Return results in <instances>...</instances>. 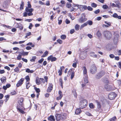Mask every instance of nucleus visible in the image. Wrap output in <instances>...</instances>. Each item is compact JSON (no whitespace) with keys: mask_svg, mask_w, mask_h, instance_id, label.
Segmentation results:
<instances>
[{"mask_svg":"<svg viewBox=\"0 0 121 121\" xmlns=\"http://www.w3.org/2000/svg\"><path fill=\"white\" fill-rule=\"evenodd\" d=\"M48 120L50 121H55V119L53 115H50L48 118Z\"/></svg>","mask_w":121,"mask_h":121,"instance_id":"nucleus-19","label":"nucleus"},{"mask_svg":"<svg viewBox=\"0 0 121 121\" xmlns=\"http://www.w3.org/2000/svg\"><path fill=\"white\" fill-rule=\"evenodd\" d=\"M48 60H51V62H53L56 61V58L54 57H53L52 55H51L49 56L47 58Z\"/></svg>","mask_w":121,"mask_h":121,"instance_id":"nucleus-11","label":"nucleus"},{"mask_svg":"<svg viewBox=\"0 0 121 121\" xmlns=\"http://www.w3.org/2000/svg\"><path fill=\"white\" fill-rule=\"evenodd\" d=\"M4 97L5 98H6V99L5 102H6L9 100V95H5V96Z\"/></svg>","mask_w":121,"mask_h":121,"instance_id":"nucleus-45","label":"nucleus"},{"mask_svg":"<svg viewBox=\"0 0 121 121\" xmlns=\"http://www.w3.org/2000/svg\"><path fill=\"white\" fill-rule=\"evenodd\" d=\"M48 54V52L47 51H46L41 56V57H44L46 56Z\"/></svg>","mask_w":121,"mask_h":121,"instance_id":"nucleus-30","label":"nucleus"},{"mask_svg":"<svg viewBox=\"0 0 121 121\" xmlns=\"http://www.w3.org/2000/svg\"><path fill=\"white\" fill-rule=\"evenodd\" d=\"M33 25L31 23H30V25L29 26V29H31L32 27H33Z\"/></svg>","mask_w":121,"mask_h":121,"instance_id":"nucleus-62","label":"nucleus"},{"mask_svg":"<svg viewBox=\"0 0 121 121\" xmlns=\"http://www.w3.org/2000/svg\"><path fill=\"white\" fill-rule=\"evenodd\" d=\"M84 76H86L87 75V71L86 69L85 66H83L82 68Z\"/></svg>","mask_w":121,"mask_h":121,"instance_id":"nucleus-17","label":"nucleus"},{"mask_svg":"<svg viewBox=\"0 0 121 121\" xmlns=\"http://www.w3.org/2000/svg\"><path fill=\"white\" fill-rule=\"evenodd\" d=\"M0 80L2 83H4L6 82V78L5 77H3L1 78Z\"/></svg>","mask_w":121,"mask_h":121,"instance_id":"nucleus-27","label":"nucleus"},{"mask_svg":"<svg viewBox=\"0 0 121 121\" xmlns=\"http://www.w3.org/2000/svg\"><path fill=\"white\" fill-rule=\"evenodd\" d=\"M81 112V111L80 108H77L76 109L75 112L76 114H79Z\"/></svg>","mask_w":121,"mask_h":121,"instance_id":"nucleus-25","label":"nucleus"},{"mask_svg":"<svg viewBox=\"0 0 121 121\" xmlns=\"http://www.w3.org/2000/svg\"><path fill=\"white\" fill-rule=\"evenodd\" d=\"M91 6L94 8H95L97 6V4L94 3H92L91 4Z\"/></svg>","mask_w":121,"mask_h":121,"instance_id":"nucleus-35","label":"nucleus"},{"mask_svg":"<svg viewBox=\"0 0 121 121\" xmlns=\"http://www.w3.org/2000/svg\"><path fill=\"white\" fill-rule=\"evenodd\" d=\"M105 89L108 91L113 90L114 89L111 86L108 84L104 86Z\"/></svg>","mask_w":121,"mask_h":121,"instance_id":"nucleus-7","label":"nucleus"},{"mask_svg":"<svg viewBox=\"0 0 121 121\" xmlns=\"http://www.w3.org/2000/svg\"><path fill=\"white\" fill-rule=\"evenodd\" d=\"M18 52L22 56H25L28 55V52H24L23 50H22L21 52Z\"/></svg>","mask_w":121,"mask_h":121,"instance_id":"nucleus-16","label":"nucleus"},{"mask_svg":"<svg viewBox=\"0 0 121 121\" xmlns=\"http://www.w3.org/2000/svg\"><path fill=\"white\" fill-rule=\"evenodd\" d=\"M102 8L104 9H107L108 8V6L107 5H104L103 6Z\"/></svg>","mask_w":121,"mask_h":121,"instance_id":"nucleus-54","label":"nucleus"},{"mask_svg":"<svg viewBox=\"0 0 121 121\" xmlns=\"http://www.w3.org/2000/svg\"><path fill=\"white\" fill-rule=\"evenodd\" d=\"M117 95L115 92H112L109 94L108 96V98L110 100H113L116 97Z\"/></svg>","mask_w":121,"mask_h":121,"instance_id":"nucleus-4","label":"nucleus"},{"mask_svg":"<svg viewBox=\"0 0 121 121\" xmlns=\"http://www.w3.org/2000/svg\"><path fill=\"white\" fill-rule=\"evenodd\" d=\"M15 26L16 28H19L21 30H22L23 29V27L22 25L20 23H16L15 24Z\"/></svg>","mask_w":121,"mask_h":121,"instance_id":"nucleus-10","label":"nucleus"},{"mask_svg":"<svg viewBox=\"0 0 121 121\" xmlns=\"http://www.w3.org/2000/svg\"><path fill=\"white\" fill-rule=\"evenodd\" d=\"M118 15L116 13H114L112 15V16L115 18H117Z\"/></svg>","mask_w":121,"mask_h":121,"instance_id":"nucleus-52","label":"nucleus"},{"mask_svg":"<svg viewBox=\"0 0 121 121\" xmlns=\"http://www.w3.org/2000/svg\"><path fill=\"white\" fill-rule=\"evenodd\" d=\"M17 110H18L22 114H24V112L21 108L20 106L18 105L17 107Z\"/></svg>","mask_w":121,"mask_h":121,"instance_id":"nucleus-23","label":"nucleus"},{"mask_svg":"<svg viewBox=\"0 0 121 121\" xmlns=\"http://www.w3.org/2000/svg\"><path fill=\"white\" fill-rule=\"evenodd\" d=\"M63 96H61V95H60L58 97H57L56 98V99L57 100H59L61 99Z\"/></svg>","mask_w":121,"mask_h":121,"instance_id":"nucleus-59","label":"nucleus"},{"mask_svg":"<svg viewBox=\"0 0 121 121\" xmlns=\"http://www.w3.org/2000/svg\"><path fill=\"white\" fill-rule=\"evenodd\" d=\"M24 79L23 78H22L20 79L17 82L16 84V86L17 87H19L21 86L24 80Z\"/></svg>","mask_w":121,"mask_h":121,"instance_id":"nucleus-9","label":"nucleus"},{"mask_svg":"<svg viewBox=\"0 0 121 121\" xmlns=\"http://www.w3.org/2000/svg\"><path fill=\"white\" fill-rule=\"evenodd\" d=\"M99 74L102 77L105 74V72L104 71H101L99 73Z\"/></svg>","mask_w":121,"mask_h":121,"instance_id":"nucleus-40","label":"nucleus"},{"mask_svg":"<svg viewBox=\"0 0 121 121\" xmlns=\"http://www.w3.org/2000/svg\"><path fill=\"white\" fill-rule=\"evenodd\" d=\"M25 10L27 12H29L28 13V15L29 16H32L33 15V13H32V12L34 11V9L32 8H31L30 9H28L27 8H26Z\"/></svg>","mask_w":121,"mask_h":121,"instance_id":"nucleus-6","label":"nucleus"},{"mask_svg":"<svg viewBox=\"0 0 121 121\" xmlns=\"http://www.w3.org/2000/svg\"><path fill=\"white\" fill-rule=\"evenodd\" d=\"M116 119V118L115 116L114 117L111 118L110 120V121H115Z\"/></svg>","mask_w":121,"mask_h":121,"instance_id":"nucleus-44","label":"nucleus"},{"mask_svg":"<svg viewBox=\"0 0 121 121\" xmlns=\"http://www.w3.org/2000/svg\"><path fill=\"white\" fill-rule=\"evenodd\" d=\"M44 59L43 58H41L40 60L38 61V62L39 63H41L44 60Z\"/></svg>","mask_w":121,"mask_h":121,"instance_id":"nucleus-56","label":"nucleus"},{"mask_svg":"<svg viewBox=\"0 0 121 121\" xmlns=\"http://www.w3.org/2000/svg\"><path fill=\"white\" fill-rule=\"evenodd\" d=\"M90 55V56L94 58H96L97 57V55L95 54L94 52H91Z\"/></svg>","mask_w":121,"mask_h":121,"instance_id":"nucleus-26","label":"nucleus"},{"mask_svg":"<svg viewBox=\"0 0 121 121\" xmlns=\"http://www.w3.org/2000/svg\"><path fill=\"white\" fill-rule=\"evenodd\" d=\"M96 102L97 103L98 108L96 110L99 112H101L102 111V110L101 108V106L100 103L97 100H96Z\"/></svg>","mask_w":121,"mask_h":121,"instance_id":"nucleus-8","label":"nucleus"},{"mask_svg":"<svg viewBox=\"0 0 121 121\" xmlns=\"http://www.w3.org/2000/svg\"><path fill=\"white\" fill-rule=\"evenodd\" d=\"M79 27L80 26L78 24H77L76 25L75 27V30H78L79 29Z\"/></svg>","mask_w":121,"mask_h":121,"instance_id":"nucleus-36","label":"nucleus"},{"mask_svg":"<svg viewBox=\"0 0 121 121\" xmlns=\"http://www.w3.org/2000/svg\"><path fill=\"white\" fill-rule=\"evenodd\" d=\"M36 83L37 85H39L40 84V81L39 78L37 77L36 78Z\"/></svg>","mask_w":121,"mask_h":121,"instance_id":"nucleus-31","label":"nucleus"},{"mask_svg":"<svg viewBox=\"0 0 121 121\" xmlns=\"http://www.w3.org/2000/svg\"><path fill=\"white\" fill-rule=\"evenodd\" d=\"M101 77V76L100 75L99 73L97 74L95 76V78L97 79H99Z\"/></svg>","mask_w":121,"mask_h":121,"instance_id":"nucleus-39","label":"nucleus"},{"mask_svg":"<svg viewBox=\"0 0 121 121\" xmlns=\"http://www.w3.org/2000/svg\"><path fill=\"white\" fill-rule=\"evenodd\" d=\"M89 106L90 108H91L93 109L94 108L95 106L92 103H91L89 104Z\"/></svg>","mask_w":121,"mask_h":121,"instance_id":"nucleus-37","label":"nucleus"},{"mask_svg":"<svg viewBox=\"0 0 121 121\" xmlns=\"http://www.w3.org/2000/svg\"><path fill=\"white\" fill-rule=\"evenodd\" d=\"M26 72L28 73H32L34 72V71L33 70H30L29 69H27L26 70Z\"/></svg>","mask_w":121,"mask_h":121,"instance_id":"nucleus-32","label":"nucleus"},{"mask_svg":"<svg viewBox=\"0 0 121 121\" xmlns=\"http://www.w3.org/2000/svg\"><path fill=\"white\" fill-rule=\"evenodd\" d=\"M23 99H19L18 101V103L19 104V106L20 105L22 107H23Z\"/></svg>","mask_w":121,"mask_h":121,"instance_id":"nucleus-20","label":"nucleus"},{"mask_svg":"<svg viewBox=\"0 0 121 121\" xmlns=\"http://www.w3.org/2000/svg\"><path fill=\"white\" fill-rule=\"evenodd\" d=\"M10 2L9 0L5 1L4 2L3 5V7L4 9H6L7 8Z\"/></svg>","mask_w":121,"mask_h":121,"instance_id":"nucleus-13","label":"nucleus"},{"mask_svg":"<svg viewBox=\"0 0 121 121\" xmlns=\"http://www.w3.org/2000/svg\"><path fill=\"white\" fill-rule=\"evenodd\" d=\"M27 12H25L23 13V16L24 17H26L27 16L28 13H27Z\"/></svg>","mask_w":121,"mask_h":121,"instance_id":"nucleus-58","label":"nucleus"},{"mask_svg":"<svg viewBox=\"0 0 121 121\" xmlns=\"http://www.w3.org/2000/svg\"><path fill=\"white\" fill-rule=\"evenodd\" d=\"M66 37V36L65 35H61V36L60 38H61L63 39H65Z\"/></svg>","mask_w":121,"mask_h":121,"instance_id":"nucleus-49","label":"nucleus"},{"mask_svg":"<svg viewBox=\"0 0 121 121\" xmlns=\"http://www.w3.org/2000/svg\"><path fill=\"white\" fill-rule=\"evenodd\" d=\"M87 7V9L89 11H91L93 9L92 8L89 6H88Z\"/></svg>","mask_w":121,"mask_h":121,"instance_id":"nucleus-47","label":"nucleus"},{"mask_svg":"<svg viewBox=\"0 0 121 121\" xmlns=\"http://www.w3.org/2000/svg\"><path fill=\"white\" fill-rule=\"evenodd\" d=\"M14 71L15 72L17 73H18L19 71V69L18 67H17L14 69Z\"/></svg>","mask_w":121,"mask_h":121,"instance_id":"nucleus-46","label":"nucleus"},{"mask_svg":"<svg viewBox=\"0 0 121 121\" xmlns=\"http://www.w3.org/2000/svg\"><path fill=\"white\" fill-rule=\"evenodd\" d=\"M87 103V101L86 99H84L81 101L80 103V108L81 109H83L86 107Z\"/></svg>","mask_w":121,"mask_h":121,"instance_id":"nucleus-2","label":"nucleus"},{"mask_svg":"<svg viewBox=\"0 0 121 121\" xmlns=\"http://www.w3.org/2000/svg\"><path fill=\"white\" fill-rule=\"evenodd\" d=\"M73 93L75 97H76L77 96V94L75 91H73Z\"/></svg>","mask_w":121,"mask_h":121,"instance_id":"nucleus-61","label":"nucleus"},{"mask_svg":"<svg viewBox=\"0 0 121 121\" xmlns=\"http://www.w3.org/2000/svg\"><path fill=\"white\" fill-rule=\"evenodd\" d=\"M71 4L69 3H67L66 4V7L68 8H69L71 6Z\"/></svg>","mask_w":121,"mask_h":121,"instance_id":"nucleus-48","label":"nucleus"},{"mask_svg":"<svg viewBox=\"0 0 121 121\" xmlns=\"http://www.w3.org/2000/svg\"><path fill=\"white\" fill-rule=\"evenodd\" d=\"M36 57L35 56H34L32 57V58L30 60V61L31 62L35 61L36 59Z\"/></svg>","mask_w":121,"mask_h":121,"instance_id":"nucleus-38","label":"nucleus"},{"mask_svg":"<svg viewBox=\"0 0 121 121\" xmlns=\"http://www.w3.org/2000/svg\"><path fill=\"white\" fill-rule=\"evenodd\" d=\"M86 22V23L87 25L88 24L89 25H92L93 23L92 21L91 20H88Z\"/></svg>","mask_w":121,"mask_h":121,"instance_id":"nucleus-28","label":"nucleus"},{"mask_svg":"<svg viewBox=\"0 0 121 121\" xmlns=\"http://www.w3.org/2000/svg\"><path fill=\"white\" fill-rule=\"evenodd\" d=\"M55 116L57 121H59L60 120H61V114H56L55 115Z\"/></svg>","mask_w":121,"mask_h":121,"instance_id":"nucleus-14","label":"nucleus"},{"mask_svg":"<svg viewBox=\"0 0 121 121\" xmlns=\"http://www.w3.org/2000/svg\"><path fill=\"white\" fill-rule=\"evenodd\" d=\"M66 115L65 113H62L61 114V120H64L66 118Z\"/></svg>","mask_w":121,"mask_h":121,"instance_id":"nucleus-21","label":"nucleus"},{"mask_svg":"<svg viewBox=\"0 0 121 121\" xmlns=\"http://www.w3.org/2000/svg\"><path fill=\"white\" fill-rule=\"evenodd\" d=\"M120 3H118L117 4L115 5L116 7H117L118 8H120Z\"/></svg>","mask_w":121,"mask_h":121,"instance_id":"nucleus-64","label":"nucleus"},{"mask_svg":"<svg viewBox=\"0 0 121 121\" xmlns=\"http://www.w3.org/2000/svg\"><path fill=\"white\" fill-rule=\"evenodd\" d=\"M44 78L45 79V80L43 78H40L39 79L41 81H42V82L43 83H44L45 82H48V77L47 76H45L44 77Z\"/></svg>","mask_w":121,"mask_h":121,"instance_id":"nucleus-15","label":"nucleus"},{"mask_svg":"<svg viewBox=\"0 0 121 121\" xmlns=\"http://www.w3.org/2000/svg\"><path fill=\"white\" fill-rule=\"evenodd\" d=\"M31 7V6L30 4V2L28 1L27 2V7H26V8H27L28 9L29 8H30Z\"/></svg>","mask_w":121,"mask_h":121,"instance_id":"nucleus-41","label":"nucleus"},{"mask_svg":"<svg viewBox=\"0 0 121 121\" xmlns=\"http://www.w3.org/2000/svg\"><path fill=\"white\" fill-rule=\"evenodd\" d=\"M86 15L85 13H82L81 14V17L78 20L79 22L81 23H82L87 20L86 18Z\"/></svg>","mask_w":121,"mask_h":121,"instance_id":"nucleus-3","label":"nucleus"},{"mask_svg":"<svg viewBox=\"0 0 121 121\" xmlns=\"http://www.w3.org/2000/svg\"><path fill=\"white\" fill-rule=\"evenodd\" d=\"M22 55L20 54H19L17 57V60H20L21 59Z\"/></svg>","mask_w":121,"mask_h":121,"instance_id":"nucleus-50","label":"nucleus"},{"mask_svg":"<svg viewBox=\"0 0 121 121\" xmlns=\"http://www.w3.org/2000/svg\"><path fill=\"white\" fill-rule=\"evenodd\" d=\"M114 44H116L118 42V37L117 36H115L113 39Z\"/></svg>","mask_w":121,"mask_h":121,"instance_id":"nucleus-18","label":"nucleus"},{"mask_svg":"<svg viewBox=\"0 0 121 121\" xmlns=\"http://www.w3.org/2000/svg\"><path fill=\"white\" fill-rule=\"evenodd\" d=\"M103 35L107 39H110L112 36V34L110 32L107 31H104Z\"/></svg>","mask_w":121,"mask_h":121,"instance_id":"nucleus-1","label":"nucleus"},{"mask_svg":"<svg viewBox=\"0 0 121 121\" xmlns=\"http://www.w3.org/2000/svg\"><path fill=\"white\" fill-rule=\"evenodd\" d=\"M57 42L61 44L62 43V41L61 40L58 39L57 40Z\"/></svg>","mask_w":121,"mask_h":121,"instance_id":"nucleus-53","label":"nucleus"},{"mask_svg":"<svg viewBox=\"0 0 121 121\" xmlns=\"http://www.w3.org/2000/svg\"><path fill=\"white\" fill-rule=\"evenodd\" d=\"M74 76V71H72L71 74V79H72Z\"/></svg>","mask_w":121,"mask_h":121,"instance_id":"nucleus-43","label":"nucleus"},{"mask_svg":"<svg viewBox=\"0 0 121 121\" xmlns=\"http://www.w3.org/2000/svg\"><path fill=\"white\" fill-rule=\"evenodd\" d=\"M87 25L86 23L85 22V23L82 24L80 28V30H81L82 29L83 27L86 26Z\"/></svg>","mask_w":121,"mask_h":121,"instance_id":"nucleus-29","label":"nucleus"},{"mask_svg":"<svg viewBox=\"0 0 121 121\" xmlns=\"http://www.w3.org/2000/svg\"><path fill=\"white\" fill-rule=\"evenodd\" d=\"M24 3L23 1H22L21 2V4L20 5V9L22 10L23 9V6L24 5Z\"/></svg>","mask_w":121,"mask_h":121,"instance_id":"nucleus-34","label":"nucleus"},{"mask_svg":"<svg viewBox=\"0 0 121 121\" xmlns=\"http://www.w3.org/2000/svg\"><path fill=\"white\" fill-rule=\"evenodd\" d=\"M87 56V54L85 53L83 54H81L80 55V57L81 59H85Z\"/></svg>","mask_w":121,"mask_h":121,"instance_id":"nucleus-22","label":"nucleus"},{"mask_svg":"<svg viewBox=\"0 0 121 121\" xmlns=\"http://www.w3.org/2000/svg\"><path fill=\"white\" fill-rule=\"evenodd\" d=\"M72 72V69H70L68 72V75H69V76L70 74H71V73Z\"/></svg>","mask_w":121,"mask_h":121,"instance_id":"nucleus-63","label":"nucleus"},{"mask_svg":"<svg viewBox=\"0 0 121 121\" xmlns=\"http://www.w3.org/2000/svg\"><path fill=\"white\" fill-rule=\"evenodd\" d=\"M83 79H84V82L86 84L88 82V76H84Z\"/></svg>","mask_w":121,"mask_h":121,"instance_id":"nucleus-24","label":"nucleus"},{"mask_svg":"<svg viewBox=\"0 0 121 121\" xmlns=\"http://www.w3.org/2000/svg\"><path fill=\"white\" fill-rule=\"evenodd\" d=\"M87 6L85 5H80L79 6V9L81 11H84L87 9Z\"/></svg>","mask_w":121,"mask_h":121,"instance_id":"nucleus-12","label":"nucleus"},{"mask_svg":"<svg viewBox=\"0 0 121 121\" xmlns=\"http://www.w3.org/2000/svg\"><path fill=\"white\" fill-rule=\"evenodd\" d=\"M34 89L36 92L37 93H39L40 92V90L39 88H37L36 87H35Z\"/></svg>","mask_w":121,"mask_h":121,"instance_id":"nucleus-42","label":"nucleus"},{"mask_svg":"<svg viewBox=\"0 0 121 121\" xmlns=\"http://www.w3.org/2000/svg\"><path fill=\"white\" fill-rule=\"evenodd\" d=\"M25 79L27 81H29L30 80L29 77L28 75L26 76L25 77Z\"/></svg>","mask_w":121,"mask_h":121,"instance_id":"nucleus-51","label":"nucleus"},{"mask_svg":"<svg viewBox=\"0 0 121 121\" xmlns=\"http://www.w3.org/2000/svg\"><path fill=\"white\" fill-rule=\"evenodd\" d=\"M49 86L48 88H50L52 89L53 88V86L52 85L51 83H49Z\"/></svg>","mask_w":121,"mask_h":121,"instance_id":"nucleus-57","label":"nucleus"},{"mask_svg":"<svg viewBox=\"0 0 121 121\" xmlns=\"http://www.w3.org/2000/svg\"><path fill=\"white\" fill-rule=\"evenodd\" d=\"M96 35L98 37L100 38L101 36V34L99 31H98Z\"/></svg>","mask_w":121,"mask_h":121,"instance_id":"nucleus-33","label":"nucleus"},{"mask_svg":"<svg viewBox=\"0 0 121 121\" xmlns=\"http://www.w3.org/2000/svg\"><path fill=\"white\" fill-rule=\"evenodd\" d=\"M97 68L95 65L92 66L90 69V72L92 74H94L96 72Z\"/></svg>","mask_w":121,"mask_h":121,"instance_id":"nucleus-5","label":"nucleus"},{"mask_svg":"<svg viewBox=\"0 0 121 121\" xmlns=\"http://www.w3.org/2000/svg\"><path fill=\"white\" fill-rule=\"evenodd\" d=\"M100 12V10L99 9H98L95 10L94 12V13L96 14H97Z\"/></svg>","mask_w":121,"mask_h":121,"instance_id":"nucleus-60","label":"nucleus"},{"mask_svg":"<svg viewBox=\"0 0 121 121\" xmlns=\"http://www.w3.org/2000/svg\"><path fill=\"white\" fill-rule=\"evenodd\" d=\"M65 22L67 24H69L70 23V21L68 19H66Z\"/></svg>","mask_w":121,"mask_h":121,"instance_id":"nucleus-55","label":"nucleus"}]
</instances>
